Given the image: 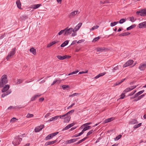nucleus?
I'll use <instances>...</instances> for the list:
<instances>
[{
    "instance_id": "nucleus-42",
    "label": "nucleus",
    "mask_w": 146,
    "mask_h": 146,
    "mask_svg": "<svg viewBox=\"0 0 146 146\" xmlns=\"http://www.w3.org/2000/svg\"><path fill=\"white\" fill-rule=\"evenodd\" d=\"M80 95V94L78 93H74L73 94H72L70 95L69 96V97H73L75 96H77L79 95Z\"/></svg>"
},
{
    "instance_id": "nucleus-34",
    "label": "nucleus",
    "mask_w": 146,
    "mask_h": 146,
    "mask_svg": "<svg viewBox=\"0 0 146 146\" xmlns=\"http://www.w3.org/2000/svg\"><path fill=\"white\" fill-rule=\"evenodd\" d=\"M141 124L142 123H139L138 124L135 125L134 126L133 128H134V129L140 127L141 126Z\"/></svg>"
},
{
    "instance_id": "nucleus-25",
    "label": "nucleus",
    "mask_w": 146,
    "mask_h": 146,
    "mask_svg": "<svg viewBox=\"0 0 146 146\" xmlns=\"http://www.w3.org/2000/svg\"><path fill=\"white\" fill-rule=\"evenodd\" d=\"M57 42L56 41H53L51 42L49 44L47 45V47L48 48L50 47L51 46L55 44Z\"/></svg>"
},
{
    "instance_id": "nucleus-58",
    "label": "nucleus",
    "mask_w": 146,
    "mask_h": 146,
    "mask_svg": "<svg viewBox=\"0 0 146 146\" xmlns=\"http://www.w3.org/2000/svg\"><path fill=\"white\" fill-rule=\"evenodd\" d=\"M75 104L74 103L72 104L70 106H69L68 107H67V109H69L70 108H71L72 106H73L75 105Z\"/></svg>"
},
{
    "instance_id": "nucleus-15",
    "label": "nucleus",
    "mask_w": 146,
    "mask_h": 146,
    "mask_svg": "<svg viewBox=\"0 0 146 146\" xmlns=\"http://www.w3.org/2000/svg\"><path fill=\"white\" fill-rule=\"evenodd\" d=\"M41 5L40 4H35L31 6L30 8L31 9H36L39 8Z\"/></svg>"
},
{
    "instance_id": "nucleus-45",
    "label": "nucleus",
    "mask_w": 146,
    "mask_h": 146,
    "mask_svg": "<svg viewBox=\"0 0 146 146\" xmlns=\"http://www.w3.org/2000/svg\"><path fill=\"white\" fill-rule=\"evenodd\" d=\"M33 114L28 113L27 114L26 117L27 118H30L33 117Z\"/></svg>"
},
{
    "instance_id": "nucleus-63",
    "label": "nucleus",
    "mask_w": 146,
    "mask_h": 146,
    "mask_svg": "<svg viewBox=\"0 0 146 146\" xmlns=\"http://www.w3.org/2000/svg\"><path fill=\"white\" fill-rule=\"evenodd\" d=\"M84 41V40H78L77 42V43H81L82 42H83Z\"/></svg>"
},
{
    "instance_id": "nucleus-36",
    "label": "nucleus",
    "mask_w": 146,
    "mask_h": 146,
    "mask_svg": "<svg viewBox=\"0 0 146 146\" xmlns=\"http://www.w3.org/2000/svg\"><path fill=\"white\" fill-rule=\"evenodd\" d=\"M57 58L59 60H62L64 59V56H61L60 55H57L56 56Z\"/></svg>"
},
{
    "instance_id": "nucleus-11",
    "label": "nucleus",
    "mask_w": 146,
    "mask_h": 146,
    "mask_svg": "<svg viewBox=\"0 0 146 146\" xmlns=\"http://www.w3.org/2000/svg\"><path fill=\"white\" fill-rule=\"evenodd\" d=\"M138 27L140 28H146V21L139 23Z\"/></svg>"
},
{
    "instance_id": "nucleus-64",
    "label": "nucleus",
    "mask_w": 146,
    "mask_h": 146,
    "mask_svg": "<svg viewBox=\"0 0 146 146\" xmlns=\"http://www.w3.org/2000/svg\"><path fill=\"white\" fill-rule=\"evenodd\" d=\"M44 98H41L39 99V102H42L43 101H44Z\"/></svg>"
},
{
    "instance_id": "nucleus-10",
    "label": "nucleus",
    "mask_w": 146,
    "mask_h": 146,
    "mask_svg": "<svg viewBox=\"0 0 146 146\" xmlns=\"http://www.w3.org/2000/svg\"><path fill=\"white\" fill-rule=\"evenodd\" d=\"M44 125L37 126L35 129V132H37L40 131L44 128Z\"/></svg>"
},
{
    "instance_id": "nucleus-5",
    "label": "nucleus",
    "mask_w": 146,
    "mask_h": 146,
    "mask_svg": "<svg viewBox=\"0 0 146 146\" xmlns=\"http://www.w3.org/2000/svg\"><path fill=\"white\" fill-rule=\"evenodd\" d=\"M65 35H70L72 32H74V29L72 28H70L69 29L66 28L65 29Z\"/></svg>"
},
{
    "instance_id": "nucleus-50",
    "label": "nucleus",
    "mask_w": 146,
    "mask_h": 146,
    "mask_svg": "<svg viewBox=\"0 0 146 146\" xmlns=\"http://www.w3.org/2000/svg\"><path fill=\"white\" fill-rule=\"evenodd\" d=\"M66 116V114L63 115H62L57 116L58 117V119L59 117L60 119H64V117H65Z\"/></svg>"
},
{
    "instance_id": "nucleus-35",
    "label": "nucleus",
    "mask_w": 146,
    "mask_h": 146,
    "mask_svg": "<svg viewBox=\"0 0 146 146\" xmlns=\"http://www.w3.org/2000/svg\"><path fill=\"white\" fill-rule=\"evenodd\" d=\"M130 33L128 32L124 33L119 35L120 36H125L129 35Z\"/></svg>"
},
{
    "instance_id": "nucleus-47",
    "label": "nucleus",
    "mask_w": 146,
    "mask_h": 146,
    "mask_svg": "<svg viewBox=\"0 0 146 146\" xmlns=\"http://www.w3.org/2000/svg\"><path fill=\"white\" fill-rule=\"evenodd\" d=\"M121 135H119L118 136L114 138V140L115 141H117L121 137Z\"/></svg>"
},
{
    "instance_id": "nucleus-52",
    "label": "nucleus",
    "mask_w": 146,
    "mask_h": 146,
    "mask_svg": "<svg viewBox=\"0 0 146 146\" xmlns=\"http://www.w3.org/2000/svg\"><path fill=\"white\" fill-rule=\"evenodd\" d=\"M86 124L87 123L83 124L80 127V129H82L84 127H87L88 126Z\"/></svg>"
},
{
    "instance_id": "nucleus-20",
    "label": "nucleus",
    "mask_w": 146,
    "mask_h": 146,
    "mask_svg": "<svg viewBox=\"0 0 146 146\" xmlns=\"http://www.w3.org/2000/svg\"><path fill=\"white\" fill-rule=\"evenodd\" d=\"M16 4L17 5V7L19 9H21V4L20 1L18 0L16 1Z\"/></svg>"
},
{
    "instance_id": "nucleus-26",
    "label": "nucleus",
    "mask_w": 146,
    "mask_h": 146,
    "mask_svg": "<svg viewBox=\"0 0 146 146\" xmlns=\"http://www.w3.org/2000/svg\"><path fill=\"white\" fill-rule=\"evenodd\" d=\"M106 74L105 72H103L98 74V75L96 76L94 78L95 79H98L101 76H102Z\"/></svg>"
},
{
    "instance_id": "nucleus-1",
    "label": "nucleus",
    "mask_w": 146,
    "mask_h": 146,
    "mask_svg": "<svg viewBox=\"0 0 146 146\" xmlns=\"http://www.w3.org/2000/svg\"><path fill=\"white\" fill-rule=\"evenodd\" d=\"M3 88L1 90L2 93H4L1 95V97L3 98L5 96L8 95L10 94L11 92V90H8L10 88V86L8 84L5 85L4 86H3Z\"/></svg>"
},
{
    "instance_id": "nucleus-8",
    "label": "nucleus",
    "mask_w": 146,
    "mask_h": 146,
    "mask_svg": "<svg viewBox=\"0 0 146 146\" xmlns=\"http://www.w3.org/2000/svg\"><path fill=\"white\" fill-rule=\"evenodd\" d=\"M137 86H131L126 89L123 91L124 93H126L135 88Z\"/></svg>"
},
{
    "instance_id": "nucleus-57",
    "label": "nucleus",
    "mask_w": 146,
    "mask_h": 146,
    "mask_svg": "<svg viewBox=\"0 0 146 146\" xmlns=\"http://www.w3.org/2000/svg\"><path fill=\"white\" fill-rule=\"evenodd\" d=\"M76 31L73 32V33L72 34V36H76L77 35V33L76 32Z\"/></svg>"
},
{
    "instance_id": "nucleus-33",
    "label": "nucleus",
    "mask_w": 146,
    "mask_h": 146,
    "mask_svg": "<svg viewBox=\"0 0 146 146\" xmlns=\"http://www.w3.org/2000/svg\"><path fill=\"white\" fill-rule=\"evenodd\" d=\"M119 23L118 21L114 22L111 23H110V26L111 27H113L115 26L117 24Z\"/></svg>"
},
{
    "instance_id": "nucleus-16",
    "label": "nucleus",
    "mask_w": 146,
    "mask_h": 146,
    "mask_svg": "<svg viewBox=\"0 0 146 146\" xmlns=\"http://www.w3.org/2000/svg\"><path fill=\"white\" fill-rule=\"evenodd\" d=\"M146 68V66L145 64H143L140 65L139 66V68L141 70L143 71Z\"/></svg>"
},
{
    "instance_id": "nucleus-7",
    "label": "nucleus",
    "mask_w": 146,
    "mask_h": 146,
    "mask_svg": "<svg viewBox=\"0 0 146 146\" xmlns=\"http://www.w3.org/2000/svg\"><path fill=\"white\" fill-rule=\"evenodd\" d=\"M79 13V12L78 10L74 11L70 13L69 17L70 18H73L75 16L77 15Z\"/></svg>"
},
{
    "instance_id": "nucleus-14",
    "label": "nucleus",
    "mask_w": 146,
    "mask_h": 146,
    "mask_svg": "<svg viewBox=\"0 0 146 146\" xmlns=\"http://www.w3.org/2000/svg\"><path fill=\"white\" fill-rule=\"evenodd\" d=\"M70 119V117L68 115L64 118V122L65 123L68 122Z\"/></svg>"
},
{
    "instance_id": "nucleus-28",
    "label": "nucleus",
    "mask_w": 146,
    "mask_h": 146,
    "mask_svg": "<svg viewBox=\"0 0 146 146\" xmlns=\"http://www.w3.org/2000/svg\"><path fill=\"white\" fill-rule=\"evenodd\" d=\"M56 141H50L49 142H46L45 143V145H51V144H53L56 143Z\"/></svg>"
},
{
    "instance_id": "nucleus-3",
    "label": "nucleus",
    "mask_w": 146,
    "mask_h": 146,
    "mask_svg": "<svg viewBox=\"0 0 146 146\" xmlns=\"http://www.w3.org/2000/svg\"><path fill=\"white\" fill-rule=\"evenodd\" d=\"M21 136H16L12 142L13 144L15 146H17L20 144L21 141L22 140V139L20 137Z\"/></svg>"
},
{
    "instance_id": "nucleus-59",
    "label": "nucleus",
    "mask_w": 146,
    "mask_h": 146,
    "mask_svg": "<svg viewBox=\"0 0 146 146\" xmlns=\"http://www.w3.org/2000/svg\"><path fill=\"white\" fill-rule=\"evenodd\" d=\"M16 118L15 117H13L10 120V122H12L16 120Z\"/></svg>"
},
{
    "instance_id": "nucleus-9",
    "label": "nucleus",
    "mask_w": 146,
    "mask_h": 146,
    "mask_svg": "<svg viewBox=\"0 0 146 146\" xmlns=\"http://www.w3.org/2000/svg\"><path fill=\"white\" fill-rule=\"evenodd\" d=\"M133 62V60H130L125 63L123 66V68H125L131 65Z\"/></svg>"
},
{
    "instance_id": "nucleus-51",
    "label": "nucleus",
    "mask_w": 146,
    "mask_h": 146,
    "mask_svg": "<svg viewBox=\"0 0 146 146\" xmlns=\"http://www.w3.org/2000/svg\"><path fill=\"white\" fill-rule=\"evenodd\" d=\"M94 132V131L93 130H91L90 131L87 133V136H88V135H90L93 132Z\"/></svg>"
},
{
    "instance_id": "nucleus-46",
    "label": "nucleus",
    "mask_w": 146,
    "mask_h": 146,
    "mask_svg": "<svg viewBox=\"0 0 146 146\" xmlns=\"http://www.w3.org/2000/svg\"><path fill=\"white\" fill-rule=\"evenodd\" d=\"M78 139V138H77L75 139H73L70 140L71 143H72L76 141H77Z\"/></svg>"
},
{
    "instance_id": "nucleus-48",
    "label": "nucleus",
    "mask_w": 146,
    "mask_h": 146,
    "mask_svg": "<svg viewBox=\"0 0 146 146\" xmlns=\"http://www.w3.org/2000/svg\"><path fill=\"white\" fill-rule=\"evenodd\" d=\"M144 92V90H142L139 92H138L136 94V95L137 96L142 94Z\"/></svg>"
},
{
    "instance_id": "nucleus-19",
    "label": "nucleus",
    "mask_w": 146,
    "mask_h": 146,
    "mask_svg": "<svg viewBox=\"0 0 146 146\" xmlns=\"http://www.w3.org/2000/svg\"><path fill=\"white\" fill-rule=\"evenodd\" d=\"M58 117L57 116H56L52 117L50 118V119L49 120L47 121V122H50L52 121H54L58 119Z\"/></svg>"
},
{
    "instance_id": "nucleus-21",
    "label": "nucleus",
    "mask_w": 146,
    "mask_h": 146,
    "mask_svg": "<svg viewBox=\"0 0 146 146\" xmlns=\"http://www.w3.org/2000/svg\"><path fill=\"white\" fill-rule=\"evenodd\" d=\"M61 82V80H60L59 79L57 78L51 84V85H53L56 83L58 84H59Z\"/></svg>"
},
{
    "instance_id": "nucleus-49",
    "label": "nucleus",
    "mask_w": 146,
    "mask_h": 146,
    "mask_svg": "<svg viewBox=\"0 0 146 146\" xmlns=\"http://www.w3.org/2000/svg\"><path fill=\"white\" fill-rule=\"evenodd\" d=\"M74 112V110H72L71 111H70L68 112H67V113H66V115H68L69 114H72Z\"/></svg>"
},
{
    "instance_id": "nucleus-23",
    "label": "nucleus",
    "mask_w": 146,
    "mask_h": 146,
    "mask_svg": "<svg viewBox=\"0 0 146 146\" xmlns=\"http://www.w3.org/2000/svg\"><path fill=\"white\" fill-rule=\"evenodd\" d=\"M137 121L135 119H133L130 121L129 123L130 124H135L138 123Z\"/></svg>"
},
{
    "instance_id": "nucleus-29",
    "label": "nucleus",
    "mask_w": 146,
    "mask_h": 146,
    "mask_svg": "<svg viewBox=\"0 0 146 146\" xmlns=\"http://www.w3.org/2000/svg\"><path fill=\"white\" fill-rule=\"evenodd\" d=\"M53 137H52V135L51 134H50L48 135L46 137L45 139L46 140H47L52 138Z\"/></svg>"
},
{
    "instance_id": "nucleus-22",
    "label": "nucleus",
    "mask_w": 146,
    "mask_h": 146,
    "mask_svg": "<svg viewBox=\"0 0 146 146\" xmlns=\"http://www.w3.org/2000/svg\"><path fill=\"white\" fill-rule=\"evenodd\" d=\"M30 51L34 55L36 54V50L33 48H31L30 49Z\"/></svg>"
},
{
    "instance_id": "nucleus-6",
    "label": "nucleus",
    "mask_w": 146,
    "mask_h": 146,
    "mask_svg": "<svg viewBox=\"0 0 146 146\" xmlns=\"http://www.w3.org/2000/svg\"><path fill=\"white\" fill-rule=\"evenodd\" d=\"M137 14L141 16L146 15V9H144L136 12Z\"/></svg>"
},
{
    "instance_id": "nucleus-30",
    "label": "nucleus",
    "mask_w": 146,
    "mask_h": 146,
    "mask_svg": "<svg viewBox=\"0 0 146 146\" xmlns=\"http://www.w3.org/2000/svg\"><path fill=\"white\" fill-rule=\"evenodd\" d=\"M62 88L64 90L65 89H67V90L69 89L70 87L68 85H63L62 86Z\"/></svg>"
},
{
    "instance_id": "nucleus-55",
    "label": "nucleus",
    "mask_w": 146,
    "mask_h": 146,
    "mask_svg": "<svg viewBox=\"0 0 146 146\" xmlns=\"http://www.w3.org/2000/svg\"><path fill=\"white\" fill-rule=\"evenodd\" d=\"M22 82V81L21 80H18L17 81L16 83L17 84H20Z\"/></svg>"
},
{
    "instance_id": "nucleus-17",
    "label": "nucleus",
    "mask_w": 146,
    "mask_h": 146,
    "mask_svg": "<svg viewBox=\"0 0 146 146\" xmlns=\"http://www.w3.org/2000/svg\"><path fill=\"white\" fill-rule=\"evenodd\" d=\"M41 95V94H37L34 95L31 98V101H34L37 98L40 96Z\"/></svg>"
},
{
    "instance_id": "nucleus-40",
    "label": "nucleus",
    "mask_w": 146,
    "mask_h": 146,
    "mask_svg": "<svg viewBox=\"0 0 146 146\" xmlns=\"http://www.w3.org/2000/svg\"><path fill=\"white\" fill-rule=\"evenodd\" d=\"M99 27V26L98 25L94 26L90 29V31H93L95 29H97Z\"/></svg>"
},
{
    "instance_id": "nucleus-27",
    "label": "nucleus",
    "mask_w": 146,
    "mask_h": 146,
    "mask_svg": "<svg viewBox=\"0 0 146 146\" xmlns=\"http://www.w3.org/2000/svg\"><path fill=\"white\" fill-rule=\"evenodd\" d=\"M68 40H67L64 41L63 43H62L60 46L61 47H64L67 45L68 43Z\"/></svg>"
},
{
    "instance_id": "nucleus-32",
    "label": "nucleus",
    "mask_w": 146,
    "mask_h": 146,
    "mask_svg": "<svg viewBox=\"0 0 146 146\" xmlns=\"http://www.w3.org/2000/svg\"><path fill=\"white\" fill-rule=\"evenodd\" d=\"M121 67L120 65H117L113 69V72H114L115 70H117L119 69V68Z\"/></svg>"
},
{
    "instance_id": "nucleus-56",
    "label": "nucleus",
    "mask_w": 146,
    "mask_h": 146,
    "mask_svg": "<svg viewBox=\"0 0 146 146\" xmlns=\"http://www.w3.org/2000/svg\"><path fill=\"white\" fill-rule=\"evenodd\" d=\"M58 133V132H56L54 133H51V134L52 135V137H53L56 135H57Z\"/></svg>"
},
{
    "instance_id": "nucleus-39",
    "label": "nucleus",
    "mask_w": 146,
    "mask_h": 146,
    "mask_svg": "<svg viewBox=\"0 0 146 146\" xmlns=\"http://www.w3.org/2000/svg\"><path fill=\"white\" fill-rule=\"evenodd\" d=\"M100 38V37L99 36L96 37L93 39V40H92V42H95L99 40Z\"/></svg>"
},
{
    "instance_id": "nucleus-2",
    "label": "nucleus",
    "mask_w": 146,
    "mask_h": 146,
    "mask_svg": "<svg viewBox=\"0 0 146 146\" xmlns=\"http://www.w3.org/2000/svg\"><path fill=\"white\" fill-rule=\"evenodd\" d=\"M7 82L8 80L7 76L5 74L3 75L2 76L1 78L0 88L3 87V86L7 83Z\"/></svg>"
},
{
    "instance_id": "nucleus-62",
    "label": "nucleus",
    "mask_w": 146,
    "mask_h": 146,
    "mask_svg": "<svg viewBox=\"0 0 146 146\" xmlns=\"http://www.w3.org/2000/svg\"><path fill=\"white\" fill-rule=\"evenodd\" d=\"M125 78L123 79H122L121 81L120 82H119L118 84H117L116 85H119V84H120L121 83H122L125 80Z\"/></svg>"
},
{
    "instance_id": "nucleus-61",
    "label": "nucleus",
    "mask_w": 146,
    "mask_h": 146,
    "mask_svg": "<svg viewBox=\"0 0 146 146\" xmlns=\"http://www.w3.org/2000/svg\"><path fill=\"white\" fill-rule=\"evenodd\" d=\"M77 41L76 40L73 41H72V43H71V44L70 45H73L75 44L76 43Z\"/></svg>"
},
{
    "instance_id": "nucleus-43",
    "label": "nucleus",
    "mask_w": 146,
    "mask_h": 146,
    "mask_svg": "<svg viewBox=\"0 0 146 146\" xmlns=\"http://www.w3.org/2000/svg\"><path fill=\"white\" fill-rule=\"evenodd\" d=\"M126 21V19H122L119 20V23L120 24H122L123 23L125 22Z\"/></svg>"
},
{
    "instance_id": "nucleus-37",
    "label": "nucleus",
    "mask_w": 146,
    "mask_h": 146,
    "mask_svg": "<svg viewBox=\"0 0 146 146\" xmlns=\"http://www.w3.org/2000/svg\"><path fill=\"white\" fill-rule=\"evenodd\" d=\"M125 93H124L123 92L122 93L121 95L120 96V97L118 99H122L124 98L125 97Z\"/></svg>"
},
{
    "instance_id": "nucleus-31",
    "label": "nucleus",
    "mask_w": 146,
    "mask_h": 146,
    "mask_svg": "<svg viewBox=\"0 0 146 146\" xmlns=\"http://www.w3.org/2000/svg\"><path fill=\"white\" fill-rule=\"evenodd\" d=\"M129 20L132 22H134L136 20V19L133 16L129 17Z\"/></svg>"
},
{
    "instance_id": "nucleus-24",
    "label": "nucleus",
    "mask_w": 146,
    "mask_h": 146,
    "mask_svg": "<svg viewBox=\"0 0 146 146\" xmlns=\"http://www.w3.org/2000/svg\"><path fill=\"white\" fill-rule=\"evenodd\" d=\"M145 96L144 94H142L140 96H139L137 98L135 99L133 101H138L140 100L141 98H143Z\"/></svg>"
},
{
    "instance_id": "nucleus-4",
    "label": "nucleus",
    "mask_w": 146,
    "mask_h": 146,
    "mask_svg": "<svg viewBox=\"0 0 146 146\" xmlns=\"http://www.w3.org/2000/svg\"><path fill=\"white\" fill-rule=\"evenodd\" d=\"M16 48H12L11 50L8 53V55L6 57V59L8 60L12 58L15 54Z\"/></svg>"
},
{
    "instance_id": "nucleus-13",
    "label": "nucleus",
    "mask_w": 146,
    "mask_h": 146,
    "mask_svg": "<svg viewBox=\"0 0 146 146\" xmlns=\"http://www.w3.org/2000/svg\"><path fill=\"white\" fill-rule=\"evenodd\" d=\"M75 124V123H74L70 124L66 126V127L63 128L62 129V131H64L65 130H67L72 127L74 126Z\"/></svg>"
},
{
    "instance_id": "nucleus-60",
    "label": "nucleus",
    "mask_w": 146,
    "mask_h": 146,
    "mask_svg": "<svg viewBox=\"0 0 146 146\" xmlns=\"http://www.w3.org/2000/svg\"><path fill=\"white\" fill-rule=\"evenodd\" d=\"M71 56L68 55H64V59L66 58H70Z\"/></svg>"
},
{
    "instance_id": "nucleus-38",
    "label": "nucleus",
    "mask_w": 146,
    "mask_h": 146,
    "mask_svg": "<svg viewBox=\"0 0 146 146\" xmlns=\"http://www.w3.org/2000/svg\"><path fill=\"white\" fill-rule=\"evenodd\" d=\"M65 29L63 30H61L58 33V35H61L63 34L64 35H65Z\"/></svg>"
},
{
    "instance_id": "nucleus-54",
    "label": "nucleus",
    "mask_w": 146,
    "mask_h": 146,
    "mask_svg": "<svg viewBox=\"0 0 146 146\" xmlns=\"http://www.w3.org/2000/svg\"><path fill=\"white\" fill-rule=\"evenodd\" d=\"M78 71H74V72H73L70 74H68V75L69 76V75H72V74H76L77 73H78Z\"/></svg>"
},
{
    "instance_id": "nucleus-18",
    "label": "nucleus",
    "mask_w": 146,
    "mask_h": 146,
    "mask_svg": "<svg viewBox=\"0 0 146 146\" xmlns=\"http://www.w3.org/2000/svg\"><path fill=\"white\" fill-rule=\"evenodd\" d=\"M114 119V117H111L105 119L104 122L105 123H108Z\"/></svg>"
},
{
    "instance_id": "nucleus-44",
    "label": "nucleus",
    "mask_w": 146,
    "mask_h": 146,
    "mask_svg": "<svg viewBox=\"0 0 146 146\" xmlns=\"http://www.w3.org/2000/svg\"><path fill=\"white\" fill-rule=\"evenodd\" d=\"M135 26V25H132L131 26H130L127 27V28L126 30H131V29H132Z\"/></svg>"
},
{
    "instance_id": "nucleus-41",
    "label": "nucleus",
    "mask_w": 146,
    "mask_h": 146,
    "mask_svg": "<svg viewBox=\"0 0 146 146\" xmlns=\"http://www.w3.org/2000/svg\"><path fill=\"white\" fill-rule=\"evenodd\" d=\"M90 127H91L90 126H88L87 127H84L83 128V130H82V132H84V131L89 129Z\"/></svg>"
},
{
    "instance_id": "nucleus-12",
    "label": "nucleus",
    "mask_w": 146,
    "mask_h": 146,
    "mask_svg": "<svg viewBox=\"0 0 146 146\" xmlns=\"http://www.w3.org/2000/svg\"><path fill=\"white\" fill-rule=\"evenodd\" d=\"M82 25V23H79L75 27L74 29V31H78L80 27H81Z\"/></svg>"
},
{
    "instance_id": "nucleus-53",
    "label": "nucleus",
    "mask_w": 146,
    "mask_h": 146,
    "mask_svg": "<svg viewBox=\"0 0 146 146\" xmlns=\"http://www.w3.org/2000/svg\"><path fill=\"white\" fill-rule=\"evenodd\" d=\"M97 51L98 52H100V51H102L104 50V49L103 48H98L96 49Z\"/></svg>"
}]
</instances>
